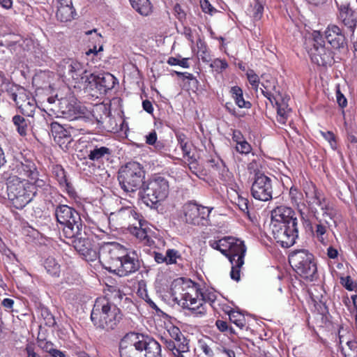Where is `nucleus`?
<instances>
[{
	"label": "nucleus",
	"instance_id": "nucleus-1",
	"mask_svg": "<svg viewBox=\"0 0 357 357\" xmlns=\"http://www.w3.org/2000/svg\"><path fill=\"white\" fill-rule=\"evenodd\" d=\"M109 296L107 294L105 297L97 298L91 314L93 324L106 331L114 329L122 319L121 310L109 301Z\"/></svg>",
	"mask_w": 357,
	"mask_h": 357
},
{
	"label": "nucleus",
	"instance_id": "nucleus-2",
	"mask_svg": "<svg viewBox=\"0 0 357 357\" xmlns=\"http://www.w3.org/2000/svg\"><path fill=\"white\" fill-rule=\"evenodd\" d=\"M173 295L180 294L183 308H188L196 313L203 314V299L199 294V285L192 280L184 278L175 279L171 285Z\"/></svg>",
	"mask_w": 357,
	"mask_h": 357
},
{
	"label": "nucleus",
	"instance_id": "nucleus-3",
	"mask_svg": "<svg viewBox=\"0 0 357 357\" xmlns=\"http://www.w3.org/2000/svg\"><path fill=\"white\" fill-rule=\"evenodd\" d=\"M169 192V184L167 178L160 174H154L145 181L138 195L147 206L156 208L158 204L167 197Z\"/></svg>",
	"mask_w": 357,
	"mask_h": 357
},
{
	"label": "nucleus",
	"instance_id": "nucleus-4",
	"mask_svg": "<svg viewBox=\"0 0 357 357\" xmlns=\"http://www.w3.org/2000/svg\"><path fill=\"white\" fill-rule=\"evenodd\" d=\"M8 199L17 209H22L36 195V190L28 180L15 175L7 179Z\"/></svg>",
	"mask_w": 357,
	"mask_h": 357
},
{
	"label": "nucleus",
	"instance_id": "nucleus-5",
	"mask_svg": "<svg viewBox=\"0 0 357 357\" xmlns=\"http://www.w3.org/2000/svg\"><path fill=\"white\" fill-rule=\"evenodd\" d=\"M146 172L137 162H129L121 166L117 174V180L121 190L127 194L140 191L145 182Z\"/></svg>",
	"mask_w": 357,
	"mask_h": 357
},
{
	"label": "nucleus",
	"instance_id": "nucleus-6",
	"mask_svg": "<svg viewBox=\"0 0 357 357\" xmlns=\"http://www.w3.org/2000/svg\"><path fill=\"white\" fill-rule=\"evenodd\" d=\"M208 245L213 249L220 251L229 260L231 268H241L244 264L246 247L238 239L231 236H225L221 239H211Z\"/></svg>",
	"mask_w": 357,
	"mask_h": 357
},
{
	"label": "nucleus",
	"instance_id": "nucleus-7",
	"mask_svg": "<svg viewBox=\"0 0 357 357\" xmlns=\"http://www.w3.org/2000/svg\"><path fill=\"white\" fill-rule=\"evenodd\" d=\"M55 216L57 222L63 225V231L66 237L79 234L81 229L86 228L79 213L75 208L67 205L57 206L55 209Z\"/></svg>",
	"mask_w": 357,
	"mask_h": 357
},
{
	"label": "nucleus",
	"instance_id": "nucleus-8",
	"mask_svg": "<svg viewBox=\"0 0 357 357\" xmlns=\"http://www.w3.org/2000/svg\"><path fill=\"white\" fill-rule=\"evenodd\" d=\"M213 207L204 206L195 201H190L182 206L181 218L186 224L206 227L211 225L210 213Z\"/></svg>",
	"mask_w": 357,
	"mask_h": 357
},
{
	"label": "nucleus",
	"instance_id": "nucleus-9",
	"mask_svg": "<svg viewBox=\"0 0 357 357\" xmlns=\"http://www.w3.org/2000/svg\"><path fill=\"white\" fill-rule=\"evenodd\" d=\"M307 52L313 63L320 66H331L333 63V56L331 50L325 46V41L320 32L314 31L312 38H310Z\"/></svg>",
	"mask_w": 357,
	"mask_h": 357
},
{
	"label": "nucleus",
	"instance_id": "nucleus-10",
	"mask_svg": "<svg viewBox=\"0 0 357 357\" xmlns=\"http://www.w3.org/2000/svg\"><path fill=\"white\" fill-rule=\"evenodd\" d=\"M167 331L170 338L162 337L166 349L174 357H190V340L175 326H170Z\"/></svg>",
	"mask_w": 357,
	"mask_h": 357
},
{
	"label": "nucleus",
	"instance_id": "nucleus-11",
	"mask_svg": "<svg viewBox=\"0 0 357 357\" xmlns=\"http://www.w3.org/2000/svg\"><path fill=\"white\" fill-rule=\"evenodd\" d=\"M6 91L15 102L20 112L27 116H33L36 109V101L31 93L23 87H18L8 83Z\"/></svg>",
	"mask_w": 357,
	"mask_h": 357
},
{
	"label": "nucleus",
	"instance_id": "nucleus-12",
	"mask_svg": "<svg viewBox=\"0 0 357 357\" xmlns=\"http://www.w3.org/2000/svg\"><path fill=\"white\" fill-rule=\"evenodd\" d=\"M58 101L59 110L65 118L70 120L89 119L90 112L86 107L77 102L73 96L61 98Z\"/></svg>",
	"mask_w": 357,
	"mask_h": 357
},
{
	"label": "nucleus",
	"instance_id": "nucleus-13",
	"mask_svg": "<svg viewBox=\"0 0 357 357\" xmlns=\"http://www.w3.org/2000/svg\"><path fill=\"white\" fill-rule=\"evenodd\" d=\"M142 333H130L120 341L121 357H143Z\"/></svg>",
	"mask_w": 357,
	"mask_h": 357
},
{
	"label": "nucleus",
	"instance_id": "nucleus-14",
	"mask_svg": "<svg viewBox=\"0 0 357 357\" xmlns=\"http://www.w3.org/2000/svg\"><path fill=\"white\" fill-rule=\"evenodd\" d=\"M116 82V78L111 73H103L96 75L87 72L83 85L91 90L96 89L100 94H105L114 88Z\"/></svg>",
	"mask_w": 357,
	"mask_h": 357
},
{
	"label": "nucleus",
	"instance_id": "nucleus-15",
	"mask_svg": "<svg viewBox=\"0 0 357 357\" xmlns=\"http://www.w3.org/2000/svg\"><path fill=\"white\" fill-rule=\"evenodd\" d=\"M272 234L283 248H290L298 236V223L270 225Z\"/></svg>",
	"mask_w": 357,
	"mask_h": 357
},
{
	"label": "nucleus",
	"instance_id": "nucleus-16",
	"mask_svg": "<svg viewBox=\"0 0 357 357\" xmlns=\"http://www.w3.org/2000/svg\"><path fill=\"white\" fill-rule=\"evenodd\" d=\"M251 187V195L257 200L267 202L273 198V183L270 177L257 172Z\"/></svg>",
	"mask_w": 357,
	"mask_h": 357
},
{
	"label": "nucleus",
	"instance_id": "nucleus-17",
	"mask_svg": "<svg viewBox=\"0 0 357 357\" xmlns=\"http://www.w3.org/2000/svg\"><path fill=\"white\" fill-rule=\"evenodd\" d=\"M58 72L61 77L71 78L78 84H83L87 73L81 63L71 59H63L59 64Z\"/></svg>",
	"mask_w": 357,
	"mask_h": 357
},
{
	"label": "nucleus",
	"instance_id": "nucleus-18",
	"mask_svg": "<svg viewBox=\"0 0 357 357\" xmlns=\"http://www.w3.org/2000/svg\"><path fill=\"white\" fill-rule=\"evenodd\" d=\"M86 158L93 162H100L104 159L108 160L112 155V150L105 146L102 139L93 138L85 146Z\"/></svg>",
	"mask_w": 357,
	"mask_h": 357
},
{
	"label": "nucleus",
	"instance_id": "nucleus-19",
	"mask_svg": "<svg viewBox=\"0 0 357 357\" xmlns=\"http://www.w3.org/2000/svg\"><path fill=\"white\" fill-rule=\"evenodd\" d=\"M314 217L315 221L311 225H307V229L305 231L321 244L326 245L328 243L331 225L328 221L321 220L315 215Z\"/></svg>",
	"mask_w": 357,
	"mask_h": 357
},
{
	"label": "nucleus",
	"instance_id": "nucleus-20",
	"mask_svg": "<svg viewBox=\"0 0 357 357\" xmlns=\"http://www.w3.org/2000/svg\"><path fill=\"white\" fill-rule=\"evenodd\" d=\"M336 3L338 7L339 21L347 27L351 35H354L357 24V10L354 9L349 3Z\"/></svg>",
	"mask_w": 357,
	"mask_h": 357
},
{
	"label": "nucleus",
	"instance_id": "nucleus-21",
	"mask_svg": "<svg viewBox=\"0 0 357 357\" xmlns=\"http://www.w3.org/2000/svg\"><path fill=\"white\" fill-rule=\"evenodd\" d=\"M325 38L335 50L344 51L347 49L345 31L335 24L329 25L325 31Z\"/></svg>",
	"mask_w": 357,
	"mask_h": 357
},
{
	"label": "nucleus",
	"instance_id": "nucleus-22",
	"mask_svg": "<svg viewBox=\"0 0 357 357\" xmlns=\"http://www.w3.org/2000/svg\"><path fill=\"white\" fill-rule=\"evenodd\" d=\"M116 216L119 218H127L129 222H131L132 220H138L139 227H134L135 235L137 238L144 241V243L146 245H151V238L148 236L146 230L142 228L143 226V220L142 219H139V214H137L134 210L130 208H122L116 212ZM151 242H153V241H151Z\"/></svg>",
	"mask_w": 357,
	"mask_h": 357
},
{
	"label": "nucleus",
	"instance_id": "nucleus-23",
	"mask_svg": "<svg viewBox=\"0 0 357 357\" xmlns=\"http://www.w3.org/2000/svg\"><path fill=\"white\" fill-rule=\"evenodd\" d=\"M292 222L298 223L295 212L291 207L280 206L272 210L270 225L291 224Z\"/></svg>",
	"mask_w": 357,
	"mask_h": 357
},
{
	"label": "nucleus",
	"instance_id": "nucleus-24",
	"mask_svg": "<svg viewBox=\"0 0 357 357\" xmlns=\"http://www.w3.org/2000/svg\"><path fill=\"white\" fill-rule=\"evenodd\" d=\"M291 268H316L314 257L308 251L303 250L292 253L289 257Z\"/></svg>",
	"mask_w": 357,
	"mask_h": 357
},
{
	"label": "nucleus",
	"instance_id": "nucleus-25",
	"mask_svg": "<svg viewBox=\"0 0 357 357\" xmlns=\"http://www.w3.org/2000/svg\"><path fill=\"white\" fill-rule=\"evenodd\" d=\"M143 357H162L160 344L153 337L142 334Z\"/></svg>",
	"mask_w": 357,
	"mask_h": 357
},
{
	"label": "nucleus",
	"instance_id": "nucleus-26",
	"mask_svg": "<svg viewBox=\"0 0 357 357\" xmlns=\"http://www.w3.org/2000/svg\"><path fill=\"white\" fill-rule=\"evenodd\" d=\"M17 176L20 178H36V176H39L34 162L30 160H25L24 162H19L16 165L15 169Z\"/></svg>",
	"mask_w": 357,
	"mask_h": 357
},
{
	"label": "nucleus",
	"instance_id": "nucleus-27",
	"mask_svg": "<svg viewBox=\"0 0 357 357\" xmlns=\"http://www.w3.org/2000/svg\"><path fill=\"white\" fill-rule=\"evenodd\" d=\"M71 239V243L75 249L81 255H86L90 250V242L86 237V234L83 229L80 230V234H75L74 236L66 237Z\"/></svg>",
	"mask_w": 357,
	"mask_h": 357
},
{
	"label": "nucleus",
	"instance_id": "nucleus-28",
	"mask_svg": "<svg viewBox=\"0 0 357 357\" xmlns=\"http://www.w3.org/2000/svg\"><path fill=\"white\" fill-rule=\"evenodd\" d=\"M278 100L276 101L277 107V120L282 124H285L289 113L291 112V108L289 107L288 100L287 97H282L279 94Z\"/></svg>",
	"mask_w": 357,
	"mask_h": 357
},
{
	"label": "nucleus",
	"instance_id": "nucleus-29",
	"mask_svg": "<svg viewBox=\"0 0 357 357\" xmlns=\"http://www.w3.org/2000/svg\"><path fill=\"white\" fill-rule=\"evenodd\" d=\"M305 195L309 199L308 204H315L318 206H322L326 202V197L321 190H319L317 187L311 184L309 187V190L305 191Z\"/></svg>",
	"mask_w": 357,
	"mask_h": 357
},
{
	"label": "nucleus",
	"instance_id": "nucleus-30",
	"mask_svg": "<svg viewBox=\"0 0 357 357\" xmlns=\"http://www.w3.org/2000/svg\"><path fill=\"white\" fill-rule=\"evenodd\" d=\"M75 14L73 5L64 4L58 6L56 16L61 22H67L73 20Z\"/></svg>",
	"mask_w": 357,
	"mask_h": 357
},
{
	"label": "nucleus",
	"instance_id": "nucleus-31",
	"mask_svg": "<svg viewBox=\"0 0 357 357\" xmlns=\"http://www.w3.org/2000/svg\"><path fill=\"white\" fill-rule=\"evenodd\" d=\"M52 173L61 187L65 188L66 190H68L70 188V184L66 178V172L61 165H53Z\"/></svg>",
	"mask_w": 357,
	"mask_h": 357
},
{
	"label": "nucleus",
	"instance_id": "nucleus-32",
	"mask_svg": "<svg viewBox=\"0 0 357 357\" xmlns=\"http://www.w3.org/2000/svg\"><path fill=\"white\" fill-rule=\"evenodd\" d=\"M132 7L140 15L147 16L151 13V5L149 0H129Z\"/></svg>",
	"mask_w": 357,
	"mask_h": 357
},
{
	"label": "nucleus",
	"instance_id": "nucleus-33",
	"mask_svg": "<svg viewBox=\"0 0 357 357\" xmlns=\"http://www.w3.org/2000/svg\"><path fill=\"white\" fill-rule=\"evenodd\" d=\"M230 92L231 93L232 98L235 100L236 104L240 108L249 109L251 107L252 104L250 102L244 100L243 91L239 86H235L231 87Z\"/></svg>",
	"mask_w": 357,
	"mask_h": 357
},
{
	"label": "nucleus",
	"instance_id": "nucleus-34",
	"mask_svg": "<svg viewBox=\"0 0 357 357\" xmlns=\"http://www.w3.org/2000/svg\"><path fill=\"white\" fill-rule=\"evenodd\" d=\"M13 123L16 127L17 132L21 136H25L27 132V123L24 117L15 115L13 117Z\"/></svg>",
	"mask_w": 357,
	"mask_h": 357
},
{
	"label": "nucleus",
	"instance_id": "nucleus-35",
	"mask_svg": "<svg viewBox=\"0 0 357 357\" xmlns=\"http://www.w3.org/2000/svg\"><path fill=\"white\" fill-rule=\"evenodd\" d=\"M176 137L183 151L184 156L190 157V146L187 142V137L185 134L182 132H176Z\"/></svg>",
	"mask_w": 357,
	"mask_h": 357
},
{
	"label": "nucleus",
	"instance_id": "nucleus-36",
	"mask_svg": "<svg viewBox=\"0 0 357 357\" xmlns=\"http://www.w3.org/2000/svg\"><path fill=\"white\" fill-rule=\"evenodd\" d=\"M301 278L306 281H314L317 278V269H292Z\"/></svg>",
	"mask_w": 357,
	"mask_h": 357
},
{
	"label": "nucleus",
	"instance_id": "nucleus-37",
	"mask_svg": "<svg viewBox=\"0 0 357 357\" xmlns=\"http://www.w3.org/2000/svg\"><path fill=\"white\" fill-rule=\"evenodd\" d=\"M229 320L242 329L245 325V319L241 313L231 310L229 313Z\"/></svg>",
	"mask_w": 357,
	"mask_h": 357
},
{
	"label": "nucleus",
	"instance_id": "nucleus-38",
	"mask_svg": "<svg viewBox=\"0 0 357 357\" xmlns=\"http://www.w3.org/2000/svg\"><path fill=\"white\" fill-rule=\"evenodd\" d=\"M264 12V2L263 0H255V5L252 9V17L254 21H259L261 20Z\"/></svg>",
	"mask_w": 357,
	"mask_h": 357
},
{
	"label": "nucleus",
	"instance_id": "nucleus-39",
	"mask_svg": "<svg viewBox=\"0 0 357 357\" xmlns=\"http://www.w3.org/2000/svg\"><path fill=\"white\" fill-rule=\"evenodd\" d=\"M167 265L177 264L178 260H181L180 252L175 249H167L166 251Z\"/></svg>",
	"mask_w": 357,
	"mask_h": 357
},
{
	"label": "nucleus",
	"instance_id": "nucleus-40",
	"mask_svg": "<svg viewBox=\"0 0 357 357\" xmlns=\"http://www.w3.org/2000/svg\"><path fill=\"white\" fill-rule=\"evenodd\" d=\"M31 181H33V183H31L34 187V190L36 188L40 189L43 190H48L50 188V185L47 182V179L46 176H41L39 178V176H36V178H31Z\"/></svg>",
	"mask_w": 357,
	"mask_h": 357
},
{
	"label": "nucleus",
	"instance_id": "nucleus-41",
	"mask_svg": "<svg viewBox=\"0 0 357 357\" xmlns=\"http://www.w3.org/2000/svg\"><path fill=\"white\" fill-rule=\"evenodd\" d=\"M289 197L291 202L297 206L303 199V195L296 187L292 186L289 190Z\"/></svg>",
	"mask_w": 357,
	"mask_h": 357
},
{
	"label": "nucleus",
	"instance_id": "nucleus-42",
	"mask_svg": "<svg viewBox=\"0 0 357 357\" xmlns=\"http://www.w3.org/2000/svg\"><path fill=\"white\" fill-rule=\"evenodd\" d=\"M125 265H129L128 268H132L139 267V261L135 257H130L128 255L121 259V266L123 267Z\"/></svg>",
	"mask_w": 357,
	"mask_h": 357
},
{
	"label": "nucleus",
	"instance_id": "nucleus-43",
	"mask_svg": "<svg viewBox=\"0 0 357 357\" xmlns=\"http://www.w3.org/2000/svg\"><path fill=\"white\" fill-rule=\"evenodd\" d=\"M321 135L328 142L333 149H336L337 142L334 133L331 131H320Z\"/></svg>",
	"mask_w": 357,
	"mask_h": 357
},
{
	"label": "nucleus",
	"instance_id": "nucleus-44",
	"mask_svg": "<svg viewBox=\"0 0 357 357\" xmlns=\"http://www.w3.org/2000/svg\"><path fill=\"white\" fill-rule=\"evenodd\" d=\"M53 129H56V132L59 134V138L64 139L68 143H70L72 140L70 135L68 134V132L59 124H52Z\"/></svg>",
	"mask_w": 357,
	"mask_h": 357
},
{
	"label": "nucleus",
	"instance_id": "nucleus-45",
	"mask_svg": "<svg viewBox=\"0 0 357 357\" xmlns=\"http://www.w3.org/2000/svg\"><path fill=\"white\" fill-rule=\"evenodd\" d=\"M236 204L238 206L239 209L247 214L249 213L248 204L249 202L247 198L243 197L241 195L237 193V199Z\"/></svg>",
	"mask_w": 357,
	"mask_h": 357
},
{
	"label": "nucleus",
	"instance_id": "nucleus-46",
	"mask_svg": "<svg viewBox=\"0 0 357 357\" xmlns=\"http://www.w3.org/2000/svg\"><path fill=\"white\" fill-rule=\"evenodd\" d=\"M246 75L250 84L257 91L259 84V79L258 75L254 72L253 70H248Z\"/></svg>",
	"mask_w": 357,
	"mask_h": 357
},
{
	"label": "nucleus",
	"instance_id": "nucleus-47",
	"mask_svg": "<svg viewBox=\"0 0 357 357\" xmlns=\"http://www.w3.org/2000/svg\"><path fill=\"white\" fill-rule=\"evenodd\" d=\"M236 150L241 154H248L251 151L252 147L250 144L244 139L236 144Z\"/></svg>",
	"mask_w": 357,
	"mask_h": 357
},
{
	"label": "nucleus",
	"instance_id": "nucleus-48",
	"mask_svg": "<svg viewBox=\"0 0 357 357\" xmlns=\"http://www.w3.org/2000/svg\"><path fill=\"white\" fill-rule=\"evenodd\" d=\"M200 6L204 13L213 15L217 10L210 3L208 0H200Z\"/></svg>",
	"mask_w": 357,
	"mask_h": 357
},
{
	"label": "nucleus",
	"instance_id": "nucleus-49",
	"mask_svg": "<svg viewBox=\"0 0 357 357\" xmlns=\"http://www.w3.org/2000/svg\"><path fill=\"white\" fill-rule=\"evenodd\" d=\"M107 291L111 293L110 297L113 299L118 298L121 301L125 294L115 286H107Z\"/></svg>",
	"mask_w": 357,
	"mask_h": 357
},
{
	"label": "nucleus",
	"instance_id": "nucleus-50",
	"mask_svg": "<svg viewBox=\"0 0 357 357\" xmlns=\"http://www.w3.org/2000/svg\"><path fill=\"white\" fill-rule=\"evenodd\" d=\"M199 294H200L201 299H203V304L204 303H209L210 304H211L216 299V296L215 295L214 293H213L211 291H206L202 292L201 291V289L199 288Z\"/></svg>",
	"mask_w": 357,
	"mask_h": 357
},
{
	"label": "nucleus",
	"instance_id": "nucleus-51",
	"mask_svg": "<svg viewBox=\"0 0 357 357\" xmlns=\"http://www.w3.org/2000/svg\"><path fill=\"white\" fill-rule=\"evenodd\" d=\"M174 13L176 17L180 21L183 22L186 18V14L181 8L179 3H176L174 7Z\"/></svg>",
	"mask_w": 357,
	"mask_h": 357
},
{
	"label": "nucleus",
	"instance_id": "nucleus-52",
	"mask_svg": "<svg viewBox=\"0 0 357 357\" xmlns=\"http://www.w3.org/2000/svg\"><path fill=\"white\" fill-rule=\"evenodd\" d=\"M38 345L41 349L49 354L54 348V344L51 342L46 341L44 340H38Z\"/></svg>",
	"mask_w": 357,
	"mask_h": 357
},
{
	"label": "nucleus",
	"instance_id": "nucleus-53",
	"mask_svg": "<svg viewBox=\"0 0 357 357\" xmlns=\"http://www.w3.org/2000/svg\"><path fill=\"white\" fill-rule=\"evenodd\" d=\"M341 284L349 291H353L354 289V282L351 279L350 276L340 278Z\"/></svg>",
	"mask_w": 357,
	"mask_h": 357
},
{
	"label": "nucleus",
	"instance_id": "nucleus-54",
	"mask_svg": "<svg viewBox=\"0 0 357 357\" xmlns=\"http://www.w3.org/2000/svg\"><path fill=\"white\" fill-rule=\"evenodd\" d=\"M197 46L199 49L198 54H199L202 59H204L207 50L206 43L200 38H199L197 41Z\"/></svg>",
	"mask_w": 357,
	"mask_h": 357
},
{
	"label": "nucleus",
	"instance_id": "nucleus-55",
	"mask_svg": "<svg viewBox=\"0 0 357 357\" xmlns=\"http://www.w3.org/2000/svg\"><path fill=\"white\" fill-rule=\"evenodd\" d=\"M112 273L118 275L119 277H124L129 274L134 273L137 269H130L127 271L126 269H108Z\"/></svg>",
	"mask_w": 357,
	"mask_h": 357
},
{
	"label": "nucleus",
	"instance_id": "nucleus-56",
	"mask_svg": "<svg viewBox=\"0 0 357 357\" xmlns=\"http://www.w3.org/2000/svg\"><path fill=\"white\" fill-rule=\"evenodd\" d=\"M42 264L44 268H54L57 263L53 257L48 256L43 260Z\"/></svg>",
	"mask_w": 357,
	"mask_h": 357
},
{
	"label": "nucleus",
	"instance_id": "nucleus-57",
	"mask_svg": "<svg viewBox=\"0 0 357 357\" xmlns=\"http://www.w3.org/2000/svg\"><path fill=\"white\" fill-rule=\"evenodd\" d=\"M324 211L323 215L328 216L331 219H333L334 213H333V207L326 202L320 207Z\"/></svg>",
	"mask_w": 357,
	"mask_h": 357
},
{
	"label": "nucleus",
	"instance_id": "nucleus-58",
	"mask_svg": "<svg viewBox=\"0 0 357 357\" xmlns=\"http://www.w3.org/2000/svg\"><path fill=\"white\" fill-rule=\"evenodd\" d=\"M157 142V133L155 130H152L146 136V143L149 145H153Z\"/></svg>",
	"mask_w": 357,
	"mask_h": 357
},
{
	"label": "nucleus",
	"instance_id": "nucleus-59",
	"mask_svg": "<svg viewBox=\"0 0 357 357\" xmlns=\"http://www.w3.org/2000/svg\"><path fill=\"white\" fill-rule=\"evenodd\" d=\"M336 96L337 102L339 106L342 108L345 107L347 105V100L344 96L340 91V90L337 91Z\"/></svg>",
	"mask_w": 357,
	"mask_h": 357
},
{
	"label": "nucleus",
	"instance_id": "nucleus-60",
	"mask_svg": "<svg viewBox=\"0 0 357 357\" xmlns=\"http://www.w3.org/2000/svg\"><path fill=\"white\" fill-rule=\"evenodd\" d=\"M181 33L184 35L185 37L192 43H194L192 29L190 27L183 26V30L181 31Z\"/></svg>",
	"mask_w": 357,
	"mask_h": 357
},
{
	"label": "nucleus",
	"instance_id": "nucleus-61",
	"mask_svg": "<svg viewBox=\"0 0 357 357\" xmlns=\"http://www.w3.org/2000/svg\"><path fill=\"white\" fill-rule=\"evenodd\" d=\"M300 215H301L303 227L306 230L307 229V225H308V223L310 225H311L312 222L310 220V217L307 214H305V213L300 211Z\"/></svg>",
	"mask_w": 357,
	"mask_h": 357
},
{
	"label": "nucleus",
	"instance_id": "nucleus-62",
	"mask_svg": "<svg viewBox=\"0 0 357 357\" xmlns=\"http://www.w3.org/2000/svg\"><path fill=\"white\" fill-rule=\"evenodd\" d=\"M143 109L149 114H152L153 107L151 102L149 100H145L142 102Z\"/></svg>",
	"mask_w": 357,
	"mask_h": 357
},
{
	"label": "nucleus",
	"instance_id": "nucleus-63",
	"mask_svg": "<svg viewBox=\"0 0 357 357\" xmlns=\"http://www.w3.org/2000/svg\"><path fill=\"white\" fill-rule=\"evenodd\" d=\"M154 259H155V261L158 264L165 263L167 264L166 254L163 255L160 252H155Z\"/></svg>",
	"mask_w": 357,
	"mask_h": 357
},
{
	"label": "nucleus",
	"instance_id": "nucleus-64",
	"mask_svg": "<svg viewBox=\"0 0 357 357\" xmlns=\"http://www.w3.org/2000/svg\"><path fill=\"white\" fill-rule=\"evenodd\" d=\"M248 169L250 174L254 173L255 174L257 172H261L258 169L257 163L255 160H252L251 162L248 164Z\"/></svg>",
	"mask_w": 357,
	"mask_h": 357
}]
</instances>
